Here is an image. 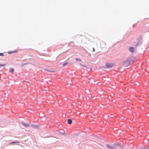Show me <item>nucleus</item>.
<instances>
[{
    "mask_svg": "<svg viewBox=\"0 0 149 149\" xmlns=\"http://www.w3.org/2000/svg\"><path fill=\"white\" fill-rule=\"evenodd\" d=\"M129 50L132 52H134V48L133 47H130L129 48Z\"/></svg>",
    "mask_w": 149,
    "mask_h": 149,
    "instance_id": "39448f33",
    "label": "nucleus"
},
{
    "mask_svg": "<svg viewBox=\"0 0 149 149\" xmlns=\"http://www.w3.org/2000/svg\"><path fill=\"white\" fill-rule=\"evenodd\" d=\"M68 64V62H66V63H64L63 65V66H65V65H66V64Z\"/></svg>",
    "mask_w": 149,
    "mask_h": 149,
    "instance_id": "f8f14e48",
    "label": "nucleus"
},
{
    "mask_svg": "<svg viewBox=\"0 0 149 149\" xmlns=\"http://www.w3.org/2000/svg\"><path fill=\"white\" fill-rule=\"evenodd\" d=\"M52 72H54V71H52Z\"/></svg>",
    "mask_w": 149,
    "mask_h": 149,
    "instance_id": "a211bd4d",
    "label": "nucleus"
},
{
    "mask_svg": "<svg viewBox=\"0 0 149 149\" xmlns=\"http://www.w3.org/2000/svg\"><path fill=\"white\" fill-rule=\"evenodd\" d=\"M0 56H4V54L3 53H0Z\"/></svg>",
    "mask_w": 149,
    "mask_h": 149,
    "instance_id": "9d476101",
    "label": "nucleus"
},
{
    "mask_svg": "<svg viewBox=\"0 0 149 149\" xmlns=\"http://www.w3.org/2000/svg\"><path fill=\"white\" fill-rule=\"evenodd\" d=\"M137 44H137L136 45V46L137 45Z\"/></svg>",
    "mask_w": 149,
    "mask_h": 149,
    "instance_id": "f3484780",
    "label": "nucleus"
},
{
    "mask_svg": "<svg viewBox=\"0 0 149 149\" xmlns=\"http://www.w3.org/2000/svg\"><path fill=\"white\" fill-rule=\"evenodd\" d=\"M106 65L107 68H111L113 66V65L112 64L109 63H106Z\"/></svg>",
    "mask_w": 149,
    "mask_h": 149,
    "instance_id": "f03ea898",
    "label": "nucleus"
},
{
    "mask_svg": "<svg viewBox=\"0 0 149 149\" xmlns=\"http://www.w3.org/2000/svg\"><path fill=\"white\" fill-rule=\"evenodd\" d=\"M93 51L94 52L95 51V49L93 48Z\"/></svg>",
    "mask_w": 149,
    "mask_h": 149,
    "instance_id": "2eb2a0df",
    "label": "nucleus"
},
{
    "mask_svg": "<svg viewBox=\"0 0 149 149\" xmlns=\"http://www.w3.org/2000/svg\"><path fill=\"white\" fill-rule=\"evenodd\" d=\"M76 60L77 61H81V60L80 58H76Z\"/></svg>",
    "mask_w": 149,
    "mask_h": 149,
    "instance_id": "0eeeda50",
    "label": "nucleus"
},
{
    "mask_svg": "<svg viewBox=\"0 0 149 149\" xmlns=\"http://www.w3.org/2000/svg\"><path fill=\"white\" fill-rule=\"evenodd\" d=\"M8 53L9 54H11L12 53V52H11L10 51V52H8Z\"/></svg>",
    "mask_w": 149,
    "mask_h": 149,
    "instance_id": "ddd939ff",
    "label": "nucleus"
},
{
    "mask_svg": "<svg viewBox=\"0 0 149 149\" xmlns=\"http://www.w3.org/2000/svg\"><path fill=\"white\" fill-rule=\"evenodd\" d=\"M128 62V61H125V62H124V64H125V63H126V62Z\"/></svg>",
    "mask_w": 149,
    "mask_h": 149,
    "instance_id": "4468645a",
    "label": "nucleus"
},
{
    "mask_svg": "<svg viewBox=\"0 0 149 149\" xmlns=\"http://www.w3.org/2000/svg\"><path fill=\"white\" fill-rule=\"evenodd\" d=\"M107 146L108 148L111 149H115L116 148L115 144H113L112 146L108 144L107 145Z\"/></svg>",
    "mask_w": 149,
    "mask_h": 149,
    "instance_id": "f257e3e1",
    "label": "nucleus"
},
{
    "mask_svg": "<svg viewBox=\"0 0 149 149\" xmlns=\"http://www.w3.org/2000/svg\"><path fill=\"white\" fill-rule=\"evenodd\" d=\"M14 70L13 68H11L10 70V72L11 73H13L14 72Z\"/></svg>",
    "mask_w": 149,
    "mask_h": 149,
    "instance_id": "1a4fd4ad",
    "label": "nucleus"
},
{
    "mask_svg": "<svg viewBox=\"0 0 149 149\" xmlns=\"http://www.w3.org/2000/svg\"><path fill=\"white\" fill-rule=\"evenodd\" d=\"M6 65L5 64H0V67H1V66H5Z\"/></svg>",
    "mask_w": 149,
    "mask_h": 149,
    "instance_id": "9b49d317",
    "label": "nucleus"
},
{
    "mask_svg": "<svg viewBox=\"0 0 149 149\" xmlns=\"http://www.w3.org/2000/svg\"><path fill=\"white\" fill-rule=\"evenodd\" d=\"M21 124L24 127H29V125L28 124L25 123L24 122H22Z\"/></svg>",
    "mask_w": 149,
    "mask_h": 149,
    "instance_id": "7ed1b4c3",
    "label": "nucleus"
},
{
    "mask_svg": "<svg viewBox=\"0 0 149 149\" xmlns=\"http://www.w3.org/2000/svg\"><path fill=\"white\" fill-rule=\"evenodd\" d=\"M72 123V120L70 119L68 120V123L69 124H71Z\"/></svg>",
    "mask_w": 149,
    "mask_h": 149,
    "instance_id": "423d86ee",
    "label": "nucleus"
},
{
    "mask_svg": "<svg viewBox=\"0 0 149 149\" xmlns=\"http://www.w3.org/2000/svg\"><path fill=\"white\" fill-rule=\"evenodd\" d=\"M31 126L32 127L34 128L35 129H38L39 128V127L37 125H35L32 124L31 125Z\"/></svg>",
    "mask_w": 149,
    "mask_h": 149,
    "instance_id": "20e7f679",
    "label": "nucleus"
},
{
    "mask_svg": "<svg viewBox=\"0 0 149 149\" xmlns=\"http://www.w3.org/2000/svg\"><path fill=\"white\" fill-rule=\"evenodd\" d=\"M19 142L18 141H13L11 142L10 143H19Z\"/></svg>",
    "mask_w": 149,
    "mask_h": 149,
    "instance_id": "6e6552de",
    "label": "nucleus"
},
{
    "mask_svg": "<svg viewBox=\"0 0 149 149\" xmlns=\"http://www.w3.org/2000/svg\"><path fill=\"white\" fill-rule=\"evenodd\" d=\"M81 65L82 66H83V67H85V65Z\"/></svg>",
    "mask_w": 149,
    "mask_h": 149,
    "instance_id": "dca6fc26",
    "label": "nucleus"
}]
</instances>
